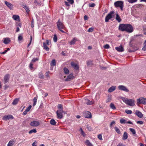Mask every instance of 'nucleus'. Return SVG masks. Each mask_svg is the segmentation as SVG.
<instances>
[{"label":"nucleus","instance_id":"nucleus-1","mask_svg":"<svg viewBox=\"0 0 146 146\" xmlns=\"http://www.w3.org/2000/svg\"><path fill=\"white\" fill-rule=\"evenodd\" d=\"M57 26L58 29L62 33H65V32L62 30L65 29V27L63 23L60 21L59 19L57 23Z\"/></svg>","mask_w":146,"mask_h":146},{"label":"nucleus","instance_id":"nucleus-2","mask_svg":"<svg viewBox=\"0 0 146 146\" xmlns=\"http://www.w3.org/2000/svg\"><path fill=\"white\" fill-rule=\"evenodd\" d=\"M123 101L126 104L130 106H134L135 105V101L133 99H128L127 98H124Z\"/></svg>","mask_w":146,"mask_h":146},{"label":"nucleus","instance_id":"nucleus-3","mask_svg":"<svg viewBox=\"0 0 146 146\" xmlns=\"http://www.w3.org/2000/svg\"><path fill=\"white\" fill-rule=\"evenodd\" d=\"M114 11H110L109 13L106 17L105 19V21L106 22H108L109 20L112 18L114 17L113 14H114Z\"/></svg>","mask_w":146,"mask_h":146},{"label":"nucleus","instance_id":"nucleus-4","mask_svg":"<svg viewBox=\"0 0 146 146\" xmlns=\"http://www.w3.org/2000/svg\"><path fill=\"white\" fill-rule=\"evenodd\" d=\"M114 5L115 7H119L121 10H123V2L122 1H118L115 2Z\"/></svg>","mask_w":146,"mask_h":146},{"label":"nucleus","instance_id":"nucleus-5","mask_svg":"<svg viewBox=\"0 0 146 146\" xmlns=\"http://www.w3.org/2000/svg\"><path fill=\"white\" fill-rule=\"evenodd\" d=\"M137 102L138 105L141 104L144 105L146 104V98H141L137 99Z\"/></svg>","mask_w":146,"mask_h":146},{"label":"nucleus","instance_id":"nucleus-6","mask_svg":"<svg viewBox=\"0 0 146 146\" xmlns=\"http://www.w3.org/2000/svg\"><path fill=\"white\" fill-rule=\"evenodd\" d=\"M84 116L85 118H91L92 117L91 113L88 111H85L83 112Z\"/></svg>","mask_w":146,"mask_h":146},{"label":"nucleus","instance_id":"nucleus-7","mask_svg":"<svg viewBox=\"0 0 146 146\" xmlns=\"http://www.w3.org/2000/svg\"><path fill=\"white\" fill-rule=\"evenodd\" d=\"M133 30V27L131 25L127 24L125 31L127 32L130 33L132 32Z\"/></svg>","mask_w":146,"mask_h":146},{"label":"nucleus","instance_id":"nucleus-8","mask_svg":"<svg viewBox=\"0 0 146 146\" xmlns=\"http://www.w3.org/2000/svg\"><path fill=\"white\" fill-rule=\"evenodd\" d=\"M64 112L62 110H59L56 111V113L57 114V118L59 119H61L63 117L62 113Z\"/></svg>","mask_w":146,"mask_h":146},{"label":"nucleus","instance_id":"nucleus-9","mask_svg":"<svg viewBox=\"0 0 146 146\" xmlns=\"http://www.w3.org/2000/svg\"><path fill=\"white\" fill-rule=\"evenodd\" d=\"M127 24H121L119 27V29L122 31H125Z\"/></svg>","mask_w":146,"mask_h":146},{"label":"nucleus","instance_id":"nucleus-10","mask_svg":"<svg viewBox=\"0 0 146 146\" xmlns=\"http://www.w3.org/2000/svg\"><path fill=\"white\" fill-rule=\"evenodd\" d=\"M40 123L38 121H34L30 123V125L33 127H36L40 125Z\"/></svg>","mask_w":146,"mask_h":146},{"label":"nucleus","instance_id":"nucleus-11","mask_svg":"<svg viewBox=\"0 0 146 146\" xmlns=\"http://www.w3.org/2000/svg\"><path fill=\"white\" fill-rule=\"evenodd\" d=\"M118 88L119 90L123 91L126 92H128L129 90L125 86L123 85H120L118 86Z\"/></svg>","mask_w":146,"mask_h":146},{"label":"nucleus","instance_id":"nucleus-12","mask_svg":"<svg viewBox=\"0 0 146 146\" xmlns=\"http://www.w3.org/2000/svg\"><path fill=\"white\" fill-rule=\"evenodd\" d=\"M49 41L48 40H46V42H44L43 43V47L44 49L47 51L49 50V48L47 46L48 45H49Z\"/></svg>","mask_w":146,"mask_h":146},{"label":"nucleus","instance_id":"nucleus-13","mask_svg":"<svg viewBox=\"0 0 146 146\" xmlns=\"http://www.w3.org/2000/svg\"><path fill=\"white\" fill-rule=\"evenodd\" d=\"M74 78V76H73L72 74L71 73L68 76L67 78L64 80V81L66 82L72 80Z\"/></svg>","mask_w":146,"mask_h":146},{"label":"nucleus","instance_id":"nucleus-14","mask_svg":"<svg viewBox=\"0 0 146 146\" xmlns=\"http://www.w3.org/2000/svg\"><path fill=\"white\" fill-rule=\"evenodd\" d=\"M13 117L12 115H8L4 116L3 118V119L6 121L9 119H13Z\"/></svg>","mask_w":146,"mask_h":146},{"label":"nucleus","instance_id":"nucleus-15","mask_svg":"<svg viewBox=\"0 0 146 146\" xmlns=\"http://www.w3.org/2000/svg\"><path fill=\"white\" fill-rule=\"evenodd\" d=\"M5 3L6 6L11 10H13V5L12 4L7 1H5Z\"/></svg>","mask_w":146,"mask_h":146},{"label":"nucleus","instance_id":"nucleus-16","mask_svg":"<svg viewBox=\"0 0 146 146\" xmlns=\"http://www.w3.org/2000/svg\"><path fill=\"white\" fill-rule=\"evenodd\" d=\"M135 114L139 117L141 118L143 117V115L142 113L138 110H136Z\"/></svg>","mask_w":146,"mask_h":146},{"label":"nucleus","instance_id":"nucleus-17","mask_svg":"<svg viewBox=\"0 0 146 146\" xmlns=\"http://www.w3.org/2000/svg\"><path fill=\"white\" fill-rule=\"evenodd\" d=\"M11 42L10 39L9 38H4L3 42L5 44H8Z\"/></svg>","mask_w":146,"mask_h":146},{"label":"nucleus","instance_id":"nucleus-18","mask_svg":"<svg viewBox=\"0 0 146 146\" xmlns=\"http://www.w3.org/2000/svg\"><path fill=\"white\" fill-rule=\"evenodd\" d=\"M115 49L119 52H123L124 50L123 48L121 45H120L119 47H116Z\"/></svg>","mask_w":146,"mask_h":146},{"label":"nucleus","instance_id":"nucleus-19","mask_svg":"<svg viewBox=\"0 0 146 146\" xmlns=\"http://www.w3.org/2000/svg\"><path fill=\"white\" fill-rule=\"evenodd\" d=\"M77 41V38H74L70 41L68 43L71 45H73L75 44Z\"/></svg>","mask_w":146,"mask_h":146},{"label":"nucleus","instance_id":"nucleus-20","mask_svg":"<svg viewBox=\"0 0 146 146\" xmlns=\"http://www.w3.org/2000/svg\"><path fill=\"white\" fill-rule=\"evenodd\" d=\"M85 103L87 105H92L94 104V101H90L88 99L85 100Z\"/></svg>","mask_w":146,"mask_h":146},{"label":"nucleus","instance_id":"nucleus-21","mask_svg":"<svg viewBox=\"0 0 146 146\" xmlns=\"http://www.w3.org/2000/svg\"><path fill=\"white\" fill-rule=\"evenodd\" d=\"M71 65L76 70L78 69L79 67L77 64L73 62H72L71 63Z\"/></svg>","mask_w":146,"mask_h":146},{"label":"nucleus","instance_id":"nucleus-22","mask_svg":"<svg viewBox=\"0 0 146 146\" xmlns=\"http://www.w3.org/2000/svg\"><path fill=\"white\" fill-rule=\"evenodd\" d=\"M116 88L115 86H112L110 87L108 90V92L110 93L115 90Z\"/></svg>","mask_w":146,"mask_h":146},{"label":"nucleus","instance_id":"nucleus-23","mask_svg":"<svg viewBox=\"0 0 146 146\" xmlns=\"http://www.w3.org/2000/svg\"><path fill=\"white\" fill-rule=\"evenodd\" d=\"M128 137V135L127 133L125 132L123 134V137H122V139L123 140H125L127 139Z\"/></svg>","mask_w":146,"mask_h":146},{"label":"nucleus","instance_id":"nucleus-24","mask_svg":"<svg viewBox=\"0 0 146 146\" xmlns=\"http://www.w3.org/2000/svg\"><path fill=\"white\" fill-rule=\"evenodd\" d=\"M85 144L87 146H93L92 145L89 141V140H86L85 142Z\"/></svg>","mask_w":146,"mask_h":146},{"label":"nucleus","instance_id":"nucleus-25","mask_svg":"<svg viewBox=\"0 0 146 146\" xmlns=\"http://www.w3.org/2000/svg\"><path fill=\"white\" fill-rule=\"evenodd\" d=\"M9 79V75H6L4 77V80L5 83L8 82Z\"/></svg>","mask_w":146,"mask_h":146},{"label":"nucleus","instance_id":"nucleus-26","mask_svg":"<svg viewBox=\"0 0 146 146\" xmlns=\"http://www.w3.org/2000/svg\"><path fill=\"white\" fill-rule=\"evenodd\" d=\"M19 101V99L16 98L13 101L12 103V104L13 105H15L17 104Z\"/></svg>","mask_w":146,"mask_h":146},{"label":"nucleus","instance_id":"nucleus-27","mask_svg":"<svg viewBox=\"0 0 146 146\" xmlns=\"http://www.w3.org/2000/svg\"><path fill=\"white\" fill-rule=\"evenodd\" d=\"M116 19L119 22H120L121 21V19L119 15L117 13L116 15Z\"/></svg>","mask_w":146,"mask_h":146},{"label":"nucleus","instance_id":"nucleus-28","mask_svg":"<svg viewBox=\"0 0 146 146\" xmlns=\"http://www.w3.org/2000/svg\"><path fill=\"white\" fill-rule=\"evenodd\" d=\"M64 73L66 74H68L69 73V70L66 68H64Z\"/></svg>","mask_w":146,"mask_h":146},{"label":"nucleus","instance_id":"nucleus-29","mask_svg":"<svg viewBox=\"0 0 146 146\" xmlns=\"http://www.w3.org/2000/svg\"><path fill=\"white\" fill-rule=\"evenodd\" d=\"M13 19L15 20H17L19 18V17L17 15H13L12 17Z\"/></svg>","mask_w":146,"mask_h":146},{"label":"nucleus","instance_id":"nucleus-30","mask_svg":"<svg viewBox=\"0 0 146 146\" xmlns=\"http://www.w3.org/2000/svg\"><path fill=\"white\" fill-rule=\"evenodd\" d=\"M56 65V61L55 59H53L51 61V63L50 64L51 66H55Z\"/></svg>","mask_w":146,"mask_h":146},{"label":"nucleus","instance_id":"nucleus-31","mask_svg":"<svg viewBox=\"0 0 146 146\" xmlns=\"http://www.w3.org/2000/svg\"><path fill=\"white\" fill-rule=\"evenodd\" d=\"M50 123L52 125H55L56 123V122L55 120L54 119H52L50 120Z\"/></svg>","mask_w":146,"mask_h":146},{"label":"nucleus","instance_id":"nucleus-32","mask_svg":"<svg viewBox=\"0 0 146 146\" xmlns=\"http://www.w3.org/2000/svg\"><path fill=\"white\" fill-rule=\"evenodd\" d=\"M14 144V141L13 140L10 141L8 145L7 146H12Z\"/></svg>","mask_w":146,"mask_h":146},{"label":"nucleus","instance_id":"nucleus-33","mask_svg":"<svg viewBox=\"0 0 146 146\" xmlns=\"http://www.w3.org/2000/svg\"><path fill=\"white\" fill-rule=\"evenodd\" d=\"M110 107L113 110H115L116 108L114 105L112 103H111L110 104Z\"/></svg>","mask_w":146,"mask_h":146},{"label":"nucleus","instance_id":"nucleus-34","mask_svg":"<svg viewBox=\"0 0 146 146\" xmlns=\"http://www.w3.org/2000/svg\"><path fill=\"white\" fill-rule=\"evenodd\" d=\"M115 131L119 134H120L121 132L119 129L117 127H115L114 128Z\"/></svg>","mask_w":146,"mask_h":146},{"label":"nucleus","instance_id":"nucleus-35","mask_svg":"<svg viewBox=\"0 0 146 146\" xmlns=\"http://www.w3.org/2000/svg\"><path fill=\"white\" fill-rule=\"evenodd\" d=\"M37 98L36 97H35L33 99V106H35L36 104L37 101Z\"/></svg>","mask_w":146,"mask_h":146},{"label":"nucleus","instance_id":"nucleus-36","mask_svg":"<svg viewBox=\"0 0 146 146\" xmlns=\"http://www.w3.org/2000/svg\"><path fill=\"white\" fill-rule=\"evenodd\" d=\"M37 132L36 130V129H32L31 130H30L29 132V134H31L33 133H36Z\"/></svg>","mask_w":146,"mask_h":146},{"label":"nucleus","instance_id":"nucleus-37","mask_svg":"<svg viewBox=\"0 0 146 146\" xmlns=\"http://www.w3.org/2000/svg\"><path fill=\"white\" fill-rule=\"evenodd\" d=\"M23 38L22 36L19 34V35L18 37V40L19 41H20L23 39Z\"/></svg>","mask_w":146,"mask_h":146},{"label":"nucleus","instance_id":"nucleus-38","mask_svg":"<svg viewBox=\"0 0 146 146\" xmlns=\"http://www.w3.org/2000/svg\"><path fill=\"white\" fill-rule=\"evenodd\" d=\"M129 130L131 132L133 135H135L136 133V132L135 130L133 128H129Z\"/></svg>","mask_w":146,"mask_h":146},{"label":"nucleus","instance_id":"nucleus-39","mask_svg":"<svg viewBox=\"0 0 146 146\" xmlns=\"http://www.w3.org/2000/svg\"><path fill=\"white\" fill-rule=\"evenodd\" d=\"M144 46L142 48V50H143L145 51L146 50V40L143 43Z\"/></svg>","mask_w":146,"mask_h":146},{"label":"nucleus","instance_id":"nucleus-40","mask_svg":"<svg viewBox=\"0 0 146 146\" xmlns=\"http://www.w3.org/2000/svg\"><path fill=\"white\" fill-rule=\"evenodd\" d=\"M38 76L39 78H43L44 76L42 73L41 72L40 73L38 74Z\"/></svg>","mask_w":146,"mask_h":146},{"label":"nucleus","instance_id":"nucleus-41","mask_svg":"<svg viewBox=\"0 0 146 146\" xmlns=\"http://www.w3.org/2000/svg\"><path fill=\"white\" fill-rule=\"evenodd\" d=\"M125 112L127 114H130L132 113V111L131 110H125Z\"/></svg>","mask_w":146,"mask_h":146},{"label":"nucleus","instance_id":"nucleus-42","mask_svg":"<svg viewBox=\"0 0 146 146\" xmlns=\"http://www.w3.org/2000/svg\"><path fill=\"white\" fill-rule=\"evenodd\" d=\"M137 0H128V1L130 3H133L137 2Z\"/></svg>","mask_w":146,"mask_h":146},{"label":"nucleus","instance_id":"nucleus-43","mask_svg":"<svg viewBox=\"0 0 146 146\" xmlns=\"http://www.w3.org/2000/svg\"><path fill=\"white\" fill-rule=\"evenodd\" d=\"M87 64L88 66L92 65V61L91 60L88 61L87 63Z\"/></svg>","mask_w":146,"mask_h":146},{"label":"nucleus","instance_id":"nucleus-44","mask_svg":"<svg viewBox=\"0 0 146 146\" xmlns=\"http://www.w3.org/2000/svg\"><path fill=\"white\" fill-rule=\"evenodd\" d=\"M53 40L54 42H56L57 41V37L56 35H54L53 37Z\"/></svg>","mask_w":146,"mask_h":146},{"label":"nucleus","instance_id":"nucleus-45","mask_svg":"<svg viewBox=\"0 0 146 146\" xmlns=\"http://www.w3.org/2000/svg\"><path fill=\"white\" fill-rule=\"evenodd\" d=\"M120 122L121 123H126V122L125 121V120L123 119H121L120 120Z\"/></svg>","mask_w":146,"mask_h":146},{"label":"nucleus","instance_id":"nucleus-46","mask_svg":"<svg viewBox=\"0 0 146 146\" xmlns=\"http://www.w3.org/2000/svg\"><path fill=\"white\" fill-rule=\"evenodd\" d=\"M25 9L27 13H29V7L27 6L25 8Z\"/></svg>","mask_w":146,"mask_h":146},{"label":"nucleus","instance_id":"nucleus-47","mask_svg":"<svg viewBox=\"0 0 146 146\" xmlns=\"http://www.w3.org/2000/svg\"><path fill=\"white\" fill-rule=\"evenodd\" d=\"M81 134L84 137L85 136L86 134L83 131V130L82 129H81Z\"/></svg>","mask_w":146,"mask_h":146},{"label":"nucleus","instance_id":"nucleus-48","mask_svg":"<svg viewBox=\"0 0 146 146\" xmlns=\"http://www.w3.org/2000/svg\"><path fill=\"white\" fill-rule=\"evenodd\" d=\"M32 107V106L31 105L29 106V107L27 108L26 109V110L28 112L29 111Z\"/></svg>","mask_w":146,"mask_h":146},{"label":"nucleus","instance_id":"nucleus-49","mask_svg":"<svg viewBox=\"0 0 146 146\" xmlns=\"http://www.w3.org/2000/svg\"><path fill=\"white\" fill-rule=\"evenodd\" d=\"M58 109H61V110H62V106L61 104H59L58 105Z\"/></svg>","mask_w":146,"mask_h":146},{"label":"nucleus","instance_id":"nucleus-50","mask_svg":"<svg viewBox=\"0 0 146 146\" xmlns=\"http://www.w3.org/2000/svg\"><path fill=\"white\" fill-rule=\"evenodd\" d=\"M93 28L91 27L88 29V31L89 32H92L93 31Z\"/></svg>","mask_w":146,"mask_h":146},{"label":"nucleus","instance_id":"nucleus-51","mask_svg":"<svg viewBox=\"0 0 146 146\" xmlns=\"http://www.w3.org/2000/svg\"><path fill=\"white\" fill-rule=\"evenodd\" d=\"M104 47L105 48L108 49L110 48V46L109 44H107L104 46Z\"/></svg>","mask_w":146,"mask_h":146},{"label":"nucleus","instance_id":"nucleus-52","mask_svg":"<svg viewBox=\"0 0 146 146\" xmlns=\"http://www.w3.org/2000/svg\"><path fill=\"white\" fill-rule=\"evenodd\" d=\"M137 124L142 125L143 123V122L142 121H137Z\"/></svg>","mask_w":146,"mask_h":146},{"label":"nucleus","instance_id":"nucleus-53","mask_svg":"<svg viewBox=\"0 0 146 146\" xmlns=\"http://www.w3.org/2000/svg\"><path fill=\"white\" fill-rule=\"evenodd\" d=\"M38 60V58H34L32 60V62H36V61Z\"/></svg>","mask_w":146,"mask_h":146},{"label":"nucleus","instance_id":"nucleus-54","mask_svg":"<svg viewBox=\"0 0 146 146\" xmlns=\"http://www.w3.org/2000/svg\"><path fill=\"white\" fill-rule=\"evenodd\" d=\"M98 138L100 140H102V136L101 134H99V135H98Z\"/></svg>","mask_w":146,"mask_h":146},{"label":"nucleus","instance_id":"nucleus-55","mask_svg":"<svg viewBox=\"0 0 146 146\" xmlns=\"http://www.w3.org/2000/svg\"><path fill=\"white\" fill-rule=\"evenodd\" d=\"M32 40V36H31V37H30V41L29 43V44L28 45V46H27L28 47H29L30 45L31 44V42Z\"/></svg>","mask_w":146,"mask_h":146},{"label":"nucleus","instance_id":"nucleus-56","mask_svg":"<svg viewBox=\"0 0 146 146\" xmlns=\"http://www.w3.org/2000/svg\"><path fill=\"white\" fill-rule=\"evenodd\" d=\"M95 4L94 3H91L89 4V7H93L95 6Z\"/></svg>","mask_w":146,"mask_h":146},{"label":"nucleus","instance_id":"nucleus-57","mask_svg":"<svg viewBox=\"0 0 146 146\" xmlns=\"http://www.w3.org/2000/svg\"><path fill=\"white\" fill-rule=\"evenodd\" d=\"M69 3L71 4H72L74 3V1L73 0H67Z\"/></svg>","mask_w":146,"mask_h":146},{"label":"nucleus","instance_id":"nucleus-58","mask_svg":"<svg viewBox=\"0 0 146 146\" xmlns=\"http://www.w3.org/2000/svg\"><path fill=\"white\" fill-rule=\"evenodd\" d=\"M115 122L114 121H112L110 123V127H112V125H113L115 124Z\"/></svg>","mask_w":146,"mask_h":146},{"label":"nucleus","instance_id":"nucleus-59","mask_svg":"<svg viewBox=\"0 0 146 146\" xmlns=\"http://www.w3.org/2000/svg\"><path fill=\"white\" fill-rule=\"evenodd\" d=\"M21 6L23 8H25L27 5H25L24 3H22L21 4Z\"/></svg>","mask_w":146,"mask_h":146},{"label":"nucleus","instance_id":"nucleus-60","mask_svg":"<svg viewBox=\"0 0 146 146\" xmlns=\"http://www.w3.org/2000/svg\"><path fill=\"white\" fill-rule=\"evenodd\" d=\"M34 20L33 19L32 21V23H31V27L32 28H33L34 26Z\"/></svg>","mask_w":146,"mask_h":146},{"label":"nucleus","instance_id":"nucleus-61","mask_svg":"<svg viewBox=\"0 0 146 146\" xmlns=\"http://www.w3.org/2000/svg\"><path fill=\"white\" fill-rule=\"evenodd\" d=\"M88 17L86 15H85L84 17V19L85 20H87L88 19Z\"/></svg>","mask_w":146,"mask_h":146},{"label":"nucleus","instance_id":"nucleus-62","mask_svg":"<svg viewBox=\"0 0 146 146\" xmlns=\"http://www.w3.org/2000/svg\"><path fill=\"white\" fill-rule=\"evenodd\" d=\"M143 33L145 35H146V27L144 28Z\"/></svg>","mask_w":146,"mask_h":146},{"label":"nucleus","instance_id":"nucleus-63","mask_svg":"<svg viewBox=\"0 0 146 146\" xmlns=\"http://www.w3.org/2000/svg\"><path fill=\"white\" fill-rule=\"evenodd\" d=\"M45 75H46V76L47 77L49 78L50 76L48 74V72H47L46 73Z\"/></svg>","mask_w":146,"mask_h":146},{"label":"nucleus","instance_id":"nucleus-64","mask_svg":"<svg viewBox=\"0 0 146 146\" xmlns=\"http://www.w3.org/2000/svg\"><path fill=\"white\" fill-rule=\"evenodd\" d=\"M117 146H126L125 145L121 144L119 143L118 144Z\"/></svg>","mask_w":146,"mask_h":146}]
</instances>
